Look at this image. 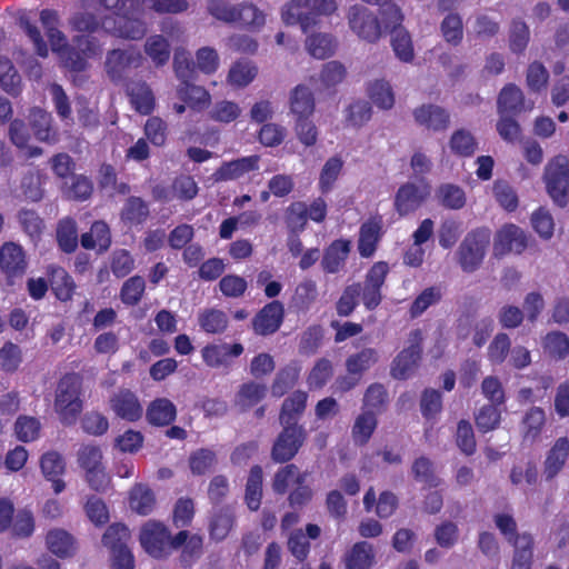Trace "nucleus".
<instances>
[{
    "mask_svg": "<svg viewBox=\"0 0 569 569\" xmlns=\"http://www.w3.org/2000/svg\"><path fill=\"white\" fill-rule=\"evenodd\" d=\"M351 242L345 239L335 240L323 253L321 260L322 269L328 273L339 272L350 253Z\"/></svg>",
    "mask_w": 569,
    "mask_h": 569,
    "instance_id": "25",
    "label": "nucleus"
},
{
    "mask_svg": "<svg viewBox=\"0 0 569 569\" xmlns=\"http://www.w3.org/2000/svg\"><path fill=\"white\" fill-rule=\"evenodd\" d=\"M318 298L317 283L312 279L302 280L296 288L292 297L295 307L299 310H309Z\"/></svg>",
    "mask_w": 569,
    "mask_h": 569,
    "instance_id": "55",
    "label": "nucleus"
},
{
    "mask_svg": "<svg viewBox=\"0 0 569 569\" xmlns=\"http://www.w3.org/2000/svg\"><path fill=\"white\" fill-rule=\"evenodd\" d=\"M199 325L208 333H220L226 330L228 318L221 310L209 309L199 315Z\"/></svg>",
    "mask_w": 569,
    "mask_h": 569,
    "instance_id": "63",
    "label": "nucleus"
},
{
    "mask_svg": "<svg viewBox=\"0 0 569 569\" xmlns=\"http://www.w3.org/2000/svg\"><path fill=\"white\" fill-rule=\"evenodd\" d=\"M367 93L375 106L382 110H389L395 106V92L390 82L386 79H375L368 82Z\"/></svg>",
    "mask_w": 569,
    "mask_h": 569,
    "instance_id": "32",
    "label": "nucleus"
},
{
    "mask_svg": "<svg viewBox=\"0 0 569 569\" xmlns=\"http://www.w3.org/2000/svg\"><path fill=\"white\" fill-rule=\"evenodd\" d=\"M376 427V413L373 411H363L357 417L352 427V437L355 442L359 445L367 443Z\"/></svg>",
    "mask_w": 569,
    "mask_h": 569,
    "instance_id": "51",
    "label": "nucleus"
},
{
    "mask_svg": "<svg viewBox=\"0 0 569 569\" xmlns=\"http://www.w3.org/2000/svg\"><path fill=\"white\" fill-rule=\"evenodd\" d=\"M543 352L553 360H562L569 355V337L560 331H551L542 338Z\"/></svg>",
    "mask_w": 569,
    "mask_h": 569,
    "instance_id": "38",
    "label": "nucleus"
},
{
    "mask_svg": "<svg viewBox=\"0 0 569 569\" xmlns=\"http://www.w3.org/2000/svg\"><path fill=\"white\" fill-rule=\"evenodd\" d=\"M77 47L82 52L81 56L78 52L66 50L61 53L63 64L74 71H80L86 68L84 57H89L94 53V46L86 37L77 38Z\"/></svg>",
    "mask_w": 569,
    "mask_h": 569,
    "instance_id": "40",
    "label": "nucleus"
},
{
    "mask_svg": "<svg viewBox=\"0 0 569 569\" xmlns=\"http://www.w3.org/2000/svg\"><path fill=\"white\" fill-rule=\"evenodd\" d=\"M0 87L11 96L21 92V77L7 58H0Z\"/></svg>",
    "mask_w": 569,
    "mask_h": 569,
    "instance_id": "50",
    "label": "nucleus"
},
{
    "mask_svg": "<svg viewBox=\"0 0 569 569\" xmlns=\"http://www.w3.org/2000/svg\"><path fill=\"white\" fill-rule=\"evenodd\" d=\"M9 137L11 142L19 149L24 150L26 157H37L41 153V149L38 147H29L28 142L30 136L27 127L22 120H13L9 128Z\"/></svg>",
    "mask_w": 569,
    "mask_h": 569,
    "instance_id": "46",
    "label": "nucleus"
},
{
    "mask_svg": "<svg viewBox=\"0 0 569 569\" xmlns=\"http://www.w3.org/2000/svg\"><path fill=\"white\" fill-rule=\"evenodd\" d=\"M137 13L138 9L116 19L112 24L110 21H104L103 28L120 38L139 40L146 34L147 27L146 23L137 17Z\"/></svg>",
    "mask_w": 569,
    "mask_h": 569,
    "instance_id": "14",
    "label": "nucleus"
},
{
    "mask_svg": "<svg viewBox=\"0 0 569 569\" xmlns=\"http://www.w3.org/2000/svg\"><path fill=\"white\" fill-rule=\"evenodd\" d=\"M389 272V267L386 262L375 263L368 271L363 284H361V300L368 310L376 309L382 299L381 287L385 283L386 277Z\"/></svg>",
    "mask_w": 569,
    "mask_h": 569,
    "instance_id": "9",
    "label": "nucleus"
},
{
    "mask_svg": "<svg viewBox=\"0 0 569 569\" xmlns=\"http://www.w3.org/2000/svg\"><path fill=\"white\" fill-rule=\"evenodd\" d=\"M40 469L46 479L61 477L66 471V462L59 452L48 451L40 458Z\"/></svg>",
    "mask_w": 569,
    "mask_h": 569,
    "instance_id": "64",
    "label": "nucleus"
},
{
    "mask_svg": "<svg viewBox=\"0 0 569 569\" xmlns=\"http://www.w3.org/2000/svg\"><path fill=\"white\" fill-rule=\"evenodd\" d=\"M258 74V68L250 61L240 60L230 66L227 83L234 89L249 86Z\"/></svg>",
    "mask_w": 569,
    "mask_h": 569,
    "instance_id": "33",
    "label": "nucleus"
},
{
    "mask_svg": "<svg viewBox=\"0 0 569 569\" xmlns=\"http://www.w3.org/2000/svg\"><path fill=\"white\" fill-rule=\"evenodd\" d=\"M375 560L372 546L357 542L345 556L346 569H369Z\"/></svg>",
    "mask_w": 569,
    "mask_h": 569,
    "instance_id": "34",
    "label": "nucleus"
},
{
    "mask_svg": "<svg viewBox=\"0 0 569 569\" xmlns=\"http://www.w3.org/2000/svg\"><path fill=\"white\" fill-rule=\"evenodd\" d=\"M242 113L241 107L230 100H221L213 104L209 111V118L221 123H230L237 120Z\"/></svg>",
    "mask_w": 569,
    "mask_h": 569,
    "instance_id": "56",
    "label": "nucleus"
},
{
    "mask_svg": "<svg viewBox=\"0 0 569 569\" xmlns=\"http://www.w3.org/2000/svg\"><path fill=\"white\" fill-rule=\"evenodd\" d=\"M283 320V306L279 301L266 305L253 318L252 326L257 335L268 336L276 332Z\"/></svg>",
    "mask_w": 569,
    "mask_h": 569,
    "instance_id": "16",
    "label": "nucleus"
},
{
    "mask_svg": "<svg viewBox=\"0 0 569 569\" xmlns=\"http://www.w3.org/2000/svg\"><path fill=\"white\" fill-rule=\"evenodd\" d=\"M348 27L361 41L376 43L382 36V28L378 17L361 4L350 6L346 13Z\"/></svg>",
    "mask_w": 569,
    "mask_h": 569,
    "instance_id": "5",
    "label": "nucleus"
},
{
    "mask_svg": "<svg viewBox=\"0 0 569 569\" xmlns=\"http://www.w3.org/2000/svg\"><path fill=\"white\" fill-rule=\"evenodd\" d=\"M308 477L307 472H301L295 465H288L281 468L273 479V490L278 493H284L289 488L302 485Z\"/></svg>",
    "mask_w": 569,
    "mask_h": 569,
    "instance_id": "35",
    "label": "nucleus"
},
{
    "mask_svg": "<svg viewBox=\"0 0 569 569\" xmlns=\"http://www.w3.org/2000/svg\"><path fill=\"white\" fill-rule=\"evenodd\" d=\"M430 196L428 183L406 182L395 196V208L400 216L416 211Z\"/></svg>",
    "mask_w": 569,
    "mask_h": 569,
    "instance_id": "10",
    "label": "nucleus"
},
{
    "mask_svg": "<svg viewBox=\"0 0 569 569\" xmlns=\"http://www.w3.org/2000/svg\"><path fill=\"white\" fill-rule=\"evenodd\" d=\"M546 422V415L541 408L533 407L527 411L522 420L523 439L533 442L538 439Z\"/></svg>",
    "mask_w": 569,
    "mask_h": 569,
    "instance_id": "43",
    "label": "nucleus"
},
{
    "mask_svg": "<svg viewBox=\"0 0 569 569\" xmlns=\"http://www.w3.org/2000/svg\"><path fill=\"white\" fill-rule=\"evenodd\" d=\"M30 123L36 137L41 141H50L54 134L51 129V116L40 108H33L30 112Z\"/></svg>",
    "mask_w": 569,
    "mask_h": 569,
    "instance_id": "59",
    "label": "nucleus"
},
{
    "mask_svg": "<svg viewBox=\"0 0 569 569\" xmlns=\"http://www.w3.org/2000/svg\"><path fill=\"white\" fill-rule=\"evenodd\" d=\"M129 506L140 516L150 515L156 507L154 492L143 483H136L129 492Z\"/></svg>",
    "mask_w": 569,
    "mask_h": 569,
    "instance_id": "29",
    "label": "nucleus"
},
{
    "mask_svg": "<svg viewBox=\"0 0 569 569\" xmlns=\"http://www.w3.org/2000/svg\"><path fill=\"white\" fill-rule=\"evenodd\" d=\"M307 399L306 392L296 391L283 401L279 416L281 426H298L297 420L306 409Z\"/></svg>",
    "mask_w": 569,
    "mask_h": 569,
    "instance_id": "30",
    "label": "nucleus"
},
{
    "mask_svg": "<svg viewBox=\"0 0 569 569\" xmlns=\"http://www.w3.org/2000/svg\"><path fill=\"white\" fill-rule=\"evenodd\" d=\"M46 546L50 552L61 559L72 558L78 551L77 539L62 528H53L47 532Z\"/></svg>",
    "mask_w": 569,
    "mask_h": 569,
    "instance_id": "21",
    "label": "nucleus"
},
{
    "mask_svg": "<svg viewBox=\"0 0 569 569\" xmlns=\"http://www.w3.org/2000/svg\"><path fill=\"white\" fill-rule=\"evenodd\" d=\"M283 430L278 436L271 457L276 462H286L292 459L306 439L302 426H282Z\"/></svg>",
    "mask_w": 569,
    "mask_h": 569,
    "instance_id": "8",
    "label": "nucleus"
},
{
    "mask_svg": "<svg viewBox=\"0 0 569 569\" xmlns=\"http://www.w3.org/2000/svg\"><path fill=\"white\" fill-rule=\"evenodd\" d=\"M290 112L296 119L310 118L315 112L316 101L313 92L306 84H298L290 92Z\"/></svg>",
    "mask_w": 569,
    "mask_h": 569,
    "instance_id": "24",
    "label": "nucleus"
},
{
    "mask_svg": "<svg viewBox=\"0 0 569 569\" xmlns=\"http://www.w3.org/2000/svg\"><path fill=\"white\" fill-rule=\"evenodd\" d=\"M511 351V340L505 332L497 333L488 347V360L493 365H501L506 361Z\"/></svg>",
    "mask_w": 569,
    "mask_h": 569,
    "instance_id": "61",
    "label": "nucleus"
},
{
    "mask_svg": "<svg viewBox=\"0 0 569 569\" xmlns=\"http://www.w3.org/2000/svg\"><path fill=\"white\" fill-rule=\"evenodd\" d=\"M337 10V0H289L281 8V20L287 26L299 24L308 33L319 24L320 16H331Z\"/></svg>",
    "mask_w": 569,
    "mask_h": 569,
    "instance_id": "1",
    "label": "nucleus"
},
{
    "mask_svg": "<svg viewBox=\"0 0 569 569\" xmlns=\"http://www.w3.org/2000/svg\"><path fill=\"white\" fill-rule=\"evenodd\" d=\"M41 423L37 418L20 416L14 422V435L22 442H30L38 439Z\"/></svg>",
    "mask_w": 569,
    "mask_h": 569,
    "instance_id": "62",
    "label": "nucleus"
},
{
    "mask_svg": "<svg viewBox=\"0 0 569 569\" xmlns=\"http://www.w3.org/2000/svg\"><path fill=\"white\" fill-rule=\"evenodd\" d=\"M110 407L121 419L137 421L142 417L143 408L134 392L121 389L110 398Z\"/></svg>",
    "mask_w": 569,
    "mask_h": 569,
    "instance_id": "15",
    "label": "nucleus"
},
{
    "mask_svg": "<svg viewBox=\"0 0 569 569\" xmlns=\"http://www.w3.org/2000/svg\"><path fill=\"white\" fill-rule=\"evenodd\" d=\"M440 30L443 39L448 43L458 46L463 38V24L461 17L457 13H449L442 20Z\"/></svg>",
    "mask_w": 569,
    "mask_h": 569,
    "instance_id": "60",
    "label": "nucleus"
},
{
    "mask_svg": "<svg viewBox=\"0 0 569 569\" xmlns=\"http://www.w3.org/2000/svg\"><path fill=\"white\" fill-rule=\"evenodd\" d=\"M346 76V67L340 61L332 60L322 66L318 81L321 89H330L341 83Z\"/></svg>",
    "mask_w": 569,
    "mask_h": 569,
    "instance_id": "49",
    "label": "nucleus"
},
{
    "mask_svg": "<svg viewBox=\"0 0 569 569\" xmlns=\"http://www.w3.org/2000/svg\"><path fill=\"white\" fill-rule=\"evenodd\" d=\"M177 417L174 403L167 398L152 400L146 410V418L153 426H168Z\"/></svg>",
    "mask_w": 569,
    "mask_h": 569,
    "instance_id": "27",
    "label": "nucleus"
},
{
    "mask_svg": "<svg viewBox=\"0 0 569 569\" xmlns=\"http://www.w3.org/2000/svg\"><path fill=\"white\" fill-rule=\"evenodd\" d=\"M184 538V532L172 536L163 522L153 519L142 523L138 535L141 548L153 559L168 558L181 548Z\"/></svg>",
    "mask_w": 569,
    "mask_h": 569,
    "instance_id": "2",
    "label": "nucleus"
},
{
    "mask_svg": "<svg viewBox=\"0 0 569 569\" xmlns=\"http://www.w3.org/2000/svg\"><path fill=\"white\" fill-rule=\"evenodd\" d=\"M83 408L81 381L74 375L64 376L58 383L54 411L66 426L74 425Z\"/></svg>",
    "mask_w": 569,
    "mask_h": 569,
    "instance_id": "3",
    "label": "nucleus"
},
{
    "mask_svg": "<svg viewBox=\"0 0 569 569\" xmlns=\"http://www.w3.org/2000/svg\"><path fill=\"white\" fill-rule=\"evenodd\" d=\"M422 332L412 330L407 339L408 346L393 359L390 373L395 379L406 380L417 370L421 358Z\"/></svg>",
    "mask_w": 569,
    "mask_h": 569,
    "instance_id": "7",
    "label": "nucleus"
},
{
    "mask_svg": "<svg viewBox=\"0 0 569 569\" xmlns=\"http://www.w3.org/2000/svg\"><path fill=\"white\" fill-rule=\"evenodd\" d=\"M234 526V516L228 509L217 511L210 521V538L216 541H222L229 535Z\"/></svg>",
    "mask_w": 569,
    "mask_h": 569,
    "instance_id": "44",
    "label": "nucleus"
},
{
    "mask_svg": "<svg viewBox=\"0 0 569 569\" xmlns=\"http://www.w3.org/2000/svg\"><path fill=\"white\" fill-rule=\"evenodd\" d=\"M438 202L450 210H459L465 207L467 197L465 190L452 183H443L436 191Z\"/></svg>",
    "mask_w": 569,
    "mask_h": 569,
    "instance_id": "37",
    "label": "nucleus"
},
{
    "mask_svg": "<svg viewBox=\"0 0 569 569\" xmlns=\"http://www.w3.org/2000/svg\"><path fill=\"white\" fill-rule=\"evenodd\" d=\"M526 248V233L516 224H506L496 234L493 243L496 254L521 253Z\"/></svg>",
    "mask_w": 569,
    "mask_h": 569,
    "instance_id": "13",
    "label": "nucleus"
},
{
    "mask_svg": "<svg viewBox=\"0 0 569 569\" xmlns=\"http://www.w3.org/2000/svg\"><path fill=\"white\" fill-rule=\"evenodd\" d=\"M27 267V256L20 244L9 241L0 247V269L7 277H21L26 272Z\"/></svg>",
    "mask_w": 569,
    "mask_h": 569,
    "instance_id": "12",
    "label": "nucleus"
},
{
    "mask_svg": "<svg viewBox=\"0 0 569 569\" xmlns=\"http://www.w3.org/2000/svg\"><path fill=\"white\" fill-rule=\"evenodd\" d=\"M449 147L457 156L470 157L477 149V141L470 131L459 129L451 134Z\"/></svg>",
    "mask_w": 569,
    "mask_h": 569,
    "instance_id": "53",
    "label": "nucleus"
},
{
    "mask_svg": "<svg viewBox=\"0 0 569 569\" xmlns=\"http://www.w3.org/2000/svg\"><path fill=\"white\" fill-rule=\"evenodd\" d=\"M92 4V1H86L83 6L84 11L76 14L72 18L71 23L76 30L83 32H93L100 26L103 28V22L108 21L107 19L103 20L101 14L96 16L91 11Z\"/></svg>",
    "mask_w": 569,
    "mask_h": 569,
    "instance_id": "54",
    "label": "nucleus"
},
{
    "mask_svg": "<svg viewBox=\"0 0 569 569\" xmlns=\"http://www.w3.org/2000/svg\"><path fill=\"white\" fill-rule=\"evenodd\" d=\"M260 168V156L251 154L223 162L212 174L216 182L240 180Z\"/></svg>",
    "mask_w": 569,
    "mask_h": 569,
    "instance_id": "11",
    "label": "nucleus"
},
{
    "mask_svg": "<svg viewBox=\"0 0 569 569\" xmlns=\"http://www.w3.org/2000/svg\"><path fill=\"white\" fill-rule=\"evenodd\" d=\"M569 458L568 437L558 438L548 450L543 461V476L546 480H552L565 468Z\"/></svg>",
    "mask_w": 569,
    "mask_h": 569,
    "instance_id": "20",
    "label": "nucleus"
},
{
    "mask_svg": "<svg viewBox=\"0 0 569 569\" xmlns=\"http://www.w3.org/2000/svg\"><path fill=\"white\" fill-rule=\"evenodd\" d=\"M47 270L51 288L57 298L61 301L70 300L76 289L71 276L57 264H50Z\"/></svg>",
    "mask_w": 569,
    "mask_h": 569,
    "instance_id": "28",
    "label": "nucleus"
},
{
    "mask_svg": "<svg viewBox=\"0 0 569 569\" xmlns=\"http://www.w3.org/2000/svg\"><path fill=\"white\" fill-rule=\"evenodd\" d=\"M379 360L378 351L373 348H365L351 355L346 360V368L349 375L362 377Z\"/></svg>",
    "mask_w": 569,
    "mask_h": 569,
    "instance_id": "36",
    "label": "nucleus"
},
{
    "mask_svg": "<svg viewBox=\"0 0 569 569\" xmlns=\"http://www.w3.org/2000/svg\"><path fill=\"white\" fill-rule=\"evenodd\" d=\"M243 352L241 343H219L208 345L201 350L204 363L211 368L229 367L232 358L239 357Z\"/></svg>",
    "mask_w": 569,
    "mask_h": 569,
    "instance_id": "17",
    "label": "nucleus"
},
{
    "mask_svg": "<svg viewBox=\"0 0 569 569\" xmlns=\"http://www.w3.org/2000/svg\"><path fill=\"white\" fill-rule=\"evenodd\" d=\"M489 242L490 233L487 230H476L465 237L457 251L458 262L463 271L473 272L480 267Z\"/></svg>",
    "mask_w": 569,
    "mask_h": 569,
    "instance_id": "6",
    "label": "nucleus"
},
{
    "mask_svg": "<svg viewBox=\"0 0 569 569\" xmlns=\"http://www.w3.org/2000/svg\"><path fill=\"white\" fill-rule=\"evenodd\" d=\"M144 52L158 67L166 64L171 53L168 40L161 34H153L147 38Z\"/></svg>",
    "mask_w": 569,
    "mask_h": 569,
    "instance_id": "41",
    "label": "nucleus"
},
{
    "mask_svg": "<svg viewBox=\"0 0 569 569\" xmlns=\"http://www.w3.org/2000/svg\"><path fill=\"white\" fill-rule=\"evenodd\" d=\"M57 240L62 251L73 252L78 246V233L76 221L64 218L58 223Z\"/></svg>",
    "mask_w": 569,
    "mask_h": 569,
    "instance_id": "52",
    "label": "nucleus"
},
{
    "mask_svg": "<svg viewBox=\"0 0 569 569\" xmlns=\"http://www.w3.org/2000/svg\"><path fill=\"white\" fill-rule=\"evenodd\" d=\"M177 91L179 98L187 102L191 109L201 111L211 103L209 91L201 86L188 82V80L182 82Z\"/></svg>",
    "mask_w": 569,
    "mask_h": 569,
    "instance_id": "31",
    "label": "nucleus"
},
{
    "mask_svg": "<svg viewBox=\"0 0 569 569\" xmlns=\"http://www.w3.org/2000/svg\"><path fill=\"white\" fill-rule=\"evenodd\" d=\"M111 243L109 227L103 221H97L91 226L89 232L81 237V244L86 249L107 250Z\"/></svg>",
    "mask_w": 569,
    "mask_h": 569,
    "instance_id": "39",
    "label": "nucleus"
},
{
    "mask_svg": "<svg viewBox=\"0 0 569 569\" xmlns=\"http://www.w3.org/2000/svg\"><path fill=\"white\" fill-rule=\"evenodd\" d=\"M262 497V469L259 466L251 468L247 486L246 502L250 510H258Z\"/></svg>",
    "mask_w": 569,
    "mask_h": 569,
    "instance_id": "45",
    "label": "nucleus"
},
{
    "mask_svg": "<svg viewBox=\"0 0 569 569\" xmlns=\"http://www.w3.org/2000/svg\"><path fill=\"white\" fill-rule=\"evenodd\" d=\"M543 181L548 194L559 207H565L569 199V159L557 154L549 159L543 171Z\"/></svg>",
    "mask_w": 569,
    "mask_h": 569,
    "instance_id": "4",
    "label": "nucleus"
},
{
    "mask_svg": "<svg viewBox=\"0 0 569 569\" xmlns=\"http://www.w3.org/2000/svg\"><path fill=\"white\" fill-rule=\"evenodd\" d=\"M381 234V218H371L361 224L358 239V251L361 257L370 258L373 256Z\"/></svg>",
    "mask_w": 569,
    "mask_h": 569,
    "instance_id": "23",
    "label": "nucleus"
},
{
    "mask_svg": "<svg viewBox=\"0 0 569 569\" xmlns=\"http://www.w3.org/2000/svg\"><path fill=\"white\" fill-rule=\"evenodd\" d=\"M142 60V54L137 49L112 50L108 53L106 69L112 79H119L128 68L141 66Z\"/></svg>",
    "mask_w": 569,
    "mask_h": 569,
    "instance_id": "18",
    "label": "nucleus"
},
{
    "mask_svg": "<svg viewBox=\"0 0 569 569\" xmlns=\"http://www.w3.org/2000/svg\"><path fill=\"white\" fill-rule=\"evenodd\" d=\"M533 109V102L526 103L520 88L510 83L502 88L498 97V112L502 114H517Z\"/></svg>",
    "mask_w": 569,
    "mask_h": 569,
    "instance_id": "22",
    "label": "nucleus"
},
{
    "mask_svg": "<svg viewBox=\"0 0 569 569\" xmlns=\"http://www.w3.org/2000/svg\"><path fill=\"white\" fill-rule=\"evenodd\" d=\"M391 47L396 57L405 62L410 63L415 58L413 43L410 33L405 28H398L391 37Z\"/></svg>",
    "mask_w": 569,
    "mask_h": 569,
    "instance_id": "42",
    "label": "nucleus"
},
{
    "mask_svg": "<svg viewBox=\"0 0 569 569\" xmlns=\"http://www.w3.org/2000/svg\"><path fill=\"white\" fill-rule=\"evenodd\" d=\"M129 96L133 108L148 114L154 108V97L151 89L146 83H134L129 88Z\"/></svg>",
    "mask_w": 569,
    "mask_h": 569,
    "instance_id": "48",
    "label": "nucleus"
},
{
    "mask_svg": "<svg viewBox=\"0 0 569 569\" xmlns=\"http://www.w3.org/2000/svg\"><path fill=\"white\" fill-rule=\"evenodd\" d=\"M415 121L432 131H443L449 127V113L436 104H421L413 110Z\"/></svg>",
    "mask_w": 569,
    "mask_h": 569,
    "instance_id": "19",
    "label": "nucleus"
},
{
    "mask_svg": "<svg viewBox=\"0 0 569 569\" xmlns=\"http://www.w3.org/2000/svg\"><path fill=\"white\" fill-rule=\"evenodd\" d=\"M237 22L251 28L260 29L266 24L267 14L251 3H242L238 6Z\"/></svg>",
    "mask_w": 569,
    "mask_h": 569,
    "instance_id": "58",
    "label": "nucleus"
},
{
    "mask_svg": "<svg viewBox=\"0 0 569 569\" xmlns=\"http://www.w3.org/2000/svg\"><path fill=\"white\" fill-rule=\"evenodd\" d=\"M305 48L307 52L316 59H326L331 57L337 49V39L328 32L306 33Z\"/></svg>",
    "mask_w": 569,
    "mask_h": 569,
    "instance_id": "26",
    "label": "nucleus"
},
{
    "mask_svg": "<svg viewBox=\"0 0 569 569\" xmlns=\"http://www.w3.org/2000/svg\"><path fill=\"white\" fill-rule=\"evenodd\" d=\"M148 216L149 208L147 203L138 197L129 198L121 210V220L130 226L144 222Z\"/></svg>",
    "mask_w": 569,
    "mask_h": 569,
    "instance_id": "47",
    "label": "nucleus"
},
{
    "mask_svg": "<svg viewBox=\"0 0 569 569\" xmlns=\"http://www.w3.org/2000/svg\"><path fill=\"white\" fill-rule=\"evenodd\" d=\"M343 168V160L340 157H331L323 164L319 177V189L328 192L332 189Z\"/></svg>",
    "mask_w": 569,
    "mask_h": 569,
    "instance_id": "57",
    "label": "nucleus"
}]
</instances>
